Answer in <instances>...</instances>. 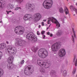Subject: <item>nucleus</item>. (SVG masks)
I'll list each match as a JSON object with an SVG mask.
<instances>
[{
    "mask_svg": "<svg viewBox=\"0 0 77 77\" xmlns=\"http://www.w3.org/2000/svg\"><path fill=\"white\" fill-rule=\"evenodd\" d=\"M5 3L3 1V0H0V9H2L4 7Z\"/></svg>",
    "mask_w": 77,
    "mask_h": 77,
    "instance_id": "obj_16",
    "label": "nucleus"
},
{
    "mask_svg": "<svg viewBox=\"0 0 77 77\" xmlns=\"http://www.w3.org/2000/svg\"><path fill=\"white\" fill-rule=\"evenodd\" d=\"M23 19L25 21L27 20H31L32 19V15L29 14H26L23 17Z\"/></svg>",
    "mask_w": 77,
    "mask_h": 77,
    "instance_id": "obj_14",
    "label": "nucleus"
},
{
    "mask_svg": "<svg viewBox=\"0 0 77 77\" xmlns=\"http://www.w3.org/2000/svg\"><path fill=\"white\" fill-rule=\"evenodd\" d=\"M43 38L44 39L45 38V35H43Z\"/></svg>",
    "mask_w": 77,
    "mask_h": 77,
    "instance_id": "obj_39",
    "label": "nucleus"
},
{
    "mask_svg": "<svg viewBox=\"0 0 77 77\" xmlns=\"http://www.w3.org/2000/svg\"><path fill=\"white\" fill-rule=\"evenodd\" d=\"M37 63L38 65H40V66H43L45 67V68H49L50 66V63L47 62H44L43 63H41V62L38 61Z\"/></svg>",
    "mask_w": 77,
    "mask_h": 77,
    "instance_id": "obj_11",
    "label": "nucleus"
},
{
    "mask_svg": "<svg viewBox=\"0 0 77 77\" xmlns=\"http://www.w3.org/2000/svg\"><path fill=\"white\" fill-rule=\"evenodd\" d=\"M61 47V43L60 42H57L53 44L51 47V49L53 51H56L59 50Z\"/></svg>",
    "mask_w": 77,
    "mask_h": 77,
    "instance_id": "obj_5",
    "label": "nucleus"
},
{
    "mask_svg": "<svg viewBox=\"0 0 77 77\" xmlns=\"http://www.w3.org/2000/svg\"><path fill=\"white\" fill-rule=\"evenodd\" d=\"M3 55V54L2 52H1L0 51V60L2 58V55Z\"/></svg>",
    "mask_w": 77,
    "mask_h": 77,
    "instance_id": "obj_34",
    "label": "nucleus"
},
{
    "mask_svg": "<svg viewBox=\"0 0 77 77\" xmlns=\"http://www.w3.org/2000/svg\"><path fill=\"white\" fill-rule=\"evenodd\" d=\"M5 52L7 55H9L11 53L13 54H15L17 53V50L14 47L12 48L11 46H10L6 50Z\"/></svg>",
    "mask_w": 77,
    "mask_h": 77,
    "instance_id": "obj_7",
    "label": "nucleus"
},
{
    "mask_svg": "<svg viewBox=\"0 0 77 77\" xmlns=\"http://www.w3.org/2000/svg\"><path fill=\"white\" fill-rule=\"evenodd\" d=\"M9 12H12V11H9Z\"/></svg>",
    "mask_w": 77,
    "mask_h": 77,
    "instance_id": "obj_47",
    "label": "nucleus"
},
{
    "mask_svg": "<svg viewBox=\"0 0 77 77\" xmlns=\"http://www.w3.org/2000/svg\"><path fill=\"white\" fill-rule=\"evenodd\" d=\"M66 54L65 50L64 49H60L58 52V55L60 57H63Z\"/></svg>",
    "mask_w": 77,
    "mask_h": 77,
    "instance_id": "obj_13",
    "label": "nucleus"
},
{
    "mask_svg": "<svg viewBox=\"0 0 77 77\" xmlns=\"http://www.w3.org/2000/svg\"><path fill=\"white\" fill-rule=\"evenodd\" d=\"M3 70L2 69H0V77H1L3 75Z\"/></svg>",
    "mask_w": 77,
    "mask_h": 77,
    "instance_id": "obj_27",
    "label": "nucleus"
},
{
    "mask_svg": "<svg viewBox=\"0 0 77 77\" xmlns=\"http://www.w3.org/2000/svg\"><path fill=\"white\" fill-rule=\"evenodd\" d=\"M48 28H49V27L48 28H47V30H48Z\"/></svg>",
    "mask_w": 77,
    "mask_h": 77,
    "instance_id": "obj_48",
    "label": "nucleus"
},
{
    "mask_svg": "<svg viewBox=\"0 0 77 77\" xmlns=\"http://www.w3.org/2000/svg\"><path fill=\"white\" fill-rule=\"evenodd\" d=\"M73 15H74V16H75V14H73Z\"/></svg>",
    "mask_w": 77,
    "mask_h": 77,
    "instance_id": "obj_51",
    "label": "nucleus"
},
{
    "mask_svg": "<svg viewBox=\"0 0 77 77\" xmlns=\"http://www.w3.org/2000/svg\"><path fill=\"white\" fill-rule=\"evenodd\" d=\"M39 56L42 58H45L48 55V51L45 49H41L38 51Z\"/></svg>",
    "mask_w": 77,
    "mask_h": 77,
    "instance_id": "obj_3",
    "label": "nucleus"
},
{
    "mask_svg": "<svg viewBox=\"0 0 77 77\" xmlns=\"http://www.w3.org/2000/svg\"><path fill=\"white\" fill-rule=\"evenodd\" d=\"M59 12H60V13L62 14L63 13V12H64V11H63V8H60L59 9Z\"/></svg>",
    "mask_w": 77,
    "mask_h": 77,
    "instance_id": "obj_29",
    "label": "nucleus"
},
{
    "mask_svg": "<svg viewBox=\"0 0 77 77\" xmlns=\"http://www.w3.org/2000/svg\"><path fill=\"white\" fill-rule=\"evenodd\" d=\"M76 71V69H73V73L74 74H75V71Z\"/></svg>",
    "mask_w": 77,
    "mask_h": 77,
    "instance_id": "obj_37",
    "label": "nucleus"
},
{
    "mask_svg": "<svg viewBox=\"0 0 77 77\" xmlns=\"http://www.w3.org/2000/svg\"><path fill=\"white\" fill-rule=\"evenodd\" d=\"M33 72V66L29 65L27 66L25 69L24 72L26 75H29L30 74V72Z\"/></svg>",
    "mask_w": 77,
    "mask_h": 77,
    "instance_id": "obj_8",
    "label": "nucleus"
},
{
    "mask_svg": "<svg viewBox=\"0 0 77 77\" xmlns=\"http://www.w3.org/2000/svg\"><path fill=\"white\" fill-rule=\"evenodd\" d=\"M75 59H76L75 61ZM73 62H75V65L76 66H77V58L76 59V56H75L73 59Z\"/></svg>",
    "mask_w": 77,
    "mask_h": 77,
    "instance_id": "obj_20",
    "label": "nucleus"
},
{
    "mask_svg": "<svg viewBox=\"0 0 77 77\" xmlns=\"http://www.w3.org/2000/svg\"><path fill=\"white\" fill-rule=\"evenodd\" d=\"M24 29V28L21 26H18L15 29L14 31L16 33H17L19 31Z\"/></svg>",
    "mask_w": 77,
    "mask_h": 77,
    "instance_id": "obj_15",
    "label": "nucleus"
},
{
    "mask_svg": "<svg viewBox=\"0 0 77 77\" xmlns=\"http://www.w3.org/2000/svg\"><path fill=\"white\" fill-rule=\"evenodd\" d=\"M24 60H22V61H21L20 63V65H21L20 66V67H21L22 65H23V64H24Z\"/></svg>",
    "mask_w": 77,
    "mask_h": 77,
    "instance_id": "obj_32",
    "label": "nucleus"
},
{
    "mask_svg": "<svg viewBox=\"0 0 77 77\" xmlns=\"http://www.w3.org/2000/svg\"><path fill=\"white\" fill-rule=\"evenodd\" d=\"M47 21V20H44L43 21Z\"/></svg>",
    "mask_w": 77,
    "mask_h": 77,
    "instance_id": "obj_44",
    "label": "nucleus"
},
{
    "mask_svg": "<svg viewBox=\"0 0 77 77\" xmlns=\"http://www.w3.org/2000/svg\"><path fill=\"white\" fill-rule=\"evenodd\" d=\"M19 9H21V8L20 7H16V8H15L14 10L15 11H17Z\"/></svg>",
    "mask_w": 77,
    "mask_h": 77,
    "instance_id": "obj_33",
    "label": "nucleus"
},
{
    "mask_svg": "<svg viewBox=\"0 0 77 77\" xmlns=\"http://www.w3.org/2000/svg\"><path fill=\"white\" fill-rule=\"evenodd\" d=\"M6 45L5 43L0 44V50L4 49L5 48H6Z\"/></svg>",
    "mask_w": 77,
    "mask_h": 77,
    "instance_id": "obj_17",
    "label": "nucleus"
},
{
    "mask_svg": "<svg viewBox=\"0 0 77 77\" xmlns=\"http://www.w3.org/2000/svg\"><path fill=\"white\" fill-rule=\"evenodd\" d=\"M16 2H17L18 4H21L23 2V0H14Z\"/></svg>",
    "mask_w": 77,
    "mask_h": 77,
    "instance_id": "obj_28",
    "label": "nucleus"
},
{
    "mask_svg": "<svg viewBox=\"0 0 77 77\" xmlns=\"http://www.w3.org/2000/svg\"><path fill=\"white\" fill-rule=\"evenodd\" d=\"M14 58L13 57L11 56L7 60V62L8 63L7 64V68L10 70L14 68V66L12 64L14 61Z\"/></svg>",
    "mask_w": 77,
    "mask_h": 77,
    "instance_id": "obj_4",
    "label": "nucleus"
},
{
    "mask_svg": "<svg viewBox=\"0 0 77 77\" xmlns=\"http://www.w3.org/2000/svg\"><path fill=\"white\" fill-rule=\"evenodd\" d=\"M50 36H51V37L53 36V34H50Z\"/></svg>",
    "mask_w": 77,
    "mask_h": 77,
    "instance_id": "obj_41",
    "label": "nucleus"
},
{
    "mask_svg": "<svg viewBox=\"0 0 77 77\" xmlns=\"http://www.w3.org/2000/svg\"><path fill=\"white\" fill-rule=\"evenodd\" d=\"M26 42L24 40H22L20 38H17L16 42L15 44V46H25Z\"/></svg>",
    "mask_w": 77,
    "mask_h": 77,
    "instance_id": "obj_9",
    "label": "nucleus"
},
{
    "mask_svg": "<svg viewBox=\"0 0 77 77\" xmlns=\"http://www.w3.org/2000/svg\"><path fill=\"white\" fill-rule=\"evenodd\" d=\"M45 33V31H43L41 32L42 35H43V34H44Z\"/></svg>",
    "mask_w": 77,
    "mask_h": 77,
    "instance_id": "obj_36",
    "label": "nucleus"
},
{
    "mask_svg": "<svg viewBox=\"0 0 77 77\" xmlns=\"http://www.w3.org/2000/svg\"><path fill=\"white\" fill-rule=\"evenodd\" d=\"M67 1H68V0H67Z\"/></svg>",
    "mask_w": 77,
    "mask_h": 77,
    "instance_id": "obj_52",
    "label": "nucleus"
},
{
    "mask_svg": "<svg viewBox=\"0 0 77 77\" xmlns=\"http://www.w3.org/2000/svg\"><path fill=\"white\" fill-rule=\"evenodd\" d=\"M42 25L43 26H44V22H42Z\"/></svg>",
    "mask_w": 77,
    "mask_h": 77,
    "instance_id": "obj_40",
    "label": "nucleus"
},
{
    "mask_svg": "<svg viewBox=\"0 0 77 77\" xmlns=\"http://www.w3.org/2000/svg\"><path fill=\"white\" fill-rule=\"evenodd\" d=\"M26 38L28 41H31L32 42L35 43L37 41V37L32 32L28 33L26 35Z\"/></svg>",
    "mask_w": 77,
    "mask_h": 77,
    "instance_id": "obj_1",
    "label": "nucleus"
},
{
    "mask_svg": "<svg viewBox=\"0 0 77 77\" xmlns=\"http://www.w3.org/2000/svg\"><path fill=\"white\" fill-rule=\"evenodd\" d=\"M0 23H2V21H1L0 22Z\"/></svg>",
    "mask_w": 77,
    "mask_h": 77,
    "instance_id": "obj_50",
    "label": "nucleus"
},
{
    "mask_svg": "<svg viewBox=\"0 0 77 77\" xmlns=\"http://www.w3.org/2000/svg\"><path fill=\"white\" fill-rule=\"evenodd\" d=\"M6 42H7V44H9V42H8V41H7Z\"/></svg>",
    "mask_w": 77,
    "mask_h": 77,
    "instance_id": "obj_45",
    "label": "nucleus"
},
{
    "mask_svg": "<svg viewBox=\"0 0 77 77\" xmlns=\"http://www.w3.org/2000/svg\"><path fill=\"white\" fill-rule=\"evenodd\" d=\"M6 12H7V14H9V11H6Z\"/></svg>",
    "mask_w": 77,
    "mask_h": 77,
    "instance_id": "obj_43",
    "label": "nucleus"
},
{
    "mask_svg": "<svg viewBox=\"0 0 77 77\" xmlns=\"http://www.w3.org/2000/svg\"><path fill=\"white\" fill-rule=\"evenodd\" d=\"M72 41L73 42H74V36L72 35Z\"/></svg>",
    "mask_w": 77,
    "mask_h": 77,
    "instance_id": "obj_35",
    "label": "nucleus"
},
{
    "mask_svg": "<svg viewBox=\"0 0 77 77\" xmlns=\"http://www.w3.org/2000/svg\"><path fill=\"white\" fill-rule=\"evenodd\" d=\"M64 12L66 14V15H67L69 13L68 12V9L66 7H64Z\"/></svg>",
    "mask_w": 77,
    "mask_h": 77,
    "instance_id": "obj_21",
    "label": "nucleus"
},
{
    "mask_svg": "<svg viewBox=\"0 0 77 77\" xmlns=\"http://www.w3.org/2000/svg\"><path fill=\"white\" fill-rule=\"evenodd\" d=\"M72 30L73 33V35L74 36V37H75H75H76V35H75V31H74V29L72 28Z\"/></svg>",
    "mask_w": 77,
    "mask_h": 77,
    "instance_id": "obj_31",
    "label": "nucleus"
},
{
    "mask_svg": "<svg viewBox=\"0 0 77 77\" xmlns=\"http://www.w3.org/2000/svg\"><path fill=\"white\" fill-rule=\"evenodd\" d=\"M47 34H48V35H50V32H48Z\"/></svg>",
    "mask_w": 77,
    "mask_h": 77,
    "instance_id": "obj_42",
    "label": "nucleus"
},
{
    "mask_svg": "<svg viewBox=\"0 0 77 77\" xmlns=\"http://www.w3.org/2000/svg\"><path fill=\"white\" fill-rule=\"evenodd\" d=\"M12 13L14 14V12H13Z\"/></svg>",
    "mask_w": 77,
    "mask_h": 77,
    "instance_id": "obj_53",
    "label": "nucleus"
},
{
    "mask_svg": "<svg viewBox=\"0 0 77 77\" xmlns=\"http://www.w3.org/2000/svg\"><path fill=\"white\" fill-rule=\"evenodd\" d=\"M51 74L52 75H56V72L54 70H52L51 72Z\"/></svg>",
    "mask_w": 77,
    "mask_h": 77,
    "instance_id": "obj_25",
    "label": "nucleus"
},
{
    "mask_svg": "<svg viewBox=\"0 0 77 77\" xmlns=\"http://www.w3.org/2000/svg\"><path fill=\"white\" fill-rule=\"evenodd\" d=\"M63 33V32H62V31L60 30H58V32L57 33V36H61V35H62Z\"/></svg>",
    "mask_w": 77,
    "mask_h": 77,
    "instance_id": "obj_19",
    "label": "nucleus"
},
{
    "mask_svg": "<svg viewBox=\"0 0 77 77\" xmlns=\"http://www.w3.org/2000/svg\"><path fill=\"white\" fill-rule=\"evenodd\" d=\"M25 8L26 9L29 10L30 12H33L35 9V6L34 5H32L29 3H27L26 4Z\"/></svg>",
    "mask_w": 77,
    "mask_h": 77,
    "instance_id": "obj_10",
    "label": "nucleus"
},
{
    "mask_svg": "<svg viewBox=\"0 0 77 77\" xmlns=\"http://www.w3.org/2000/svg\"><path fill=\"white\" fill-rule=\"evenodd\" d=\"M14 6L13 4H9L8 5V8L11 9H12L14 8Z\"/></svg>",
    "mask_w": 77,
    "mask_h": 77,
    "instance_id": "obj_26",
    "label": "nucleus"
},
{
    "mask_svg": "<svg viewBox=\"0 0 77 77\" xmlns=\"http://www.w3.org/2000/svg\"><path fill=\"white\" fill-rule=\"evenodd\" d=\"M40 71L42 73L45 72V70L44 68H40Z\"/></svg>",
    "mask_w": 77,
    "mask_h": 77,
    "instance_id": "obj_23",
    "label": "nucleus"
},
{
    "mask_svg": "<svg viewBox=\"0 0 77 77\" xmlns=\"http://www.w3.org/2000/svg\"><path fill=\"white\" fill-rule=\"evenodd\" d=\"M53 3L52 0H45L43 3V5L45 8L48 9L51 8Z\"/></svg>",
    "mask_w": 77,
    "mask_h": 77,
    "instance_id": "obj_2",
    "label": "nucleus"
},
{
    "mask_svg": "<svg viewBox=\"0 0 77 77\" xmlns=\"http://www.w3.org/2000/svg\"><path fill=\"white\" fill-rule=\"evenodd\" d=\"M40 27H41V25H39L38 26V28H40Z\"/></svg>",
    "mask_w": 77,
    "mask_h": 77,
    "instance_id": "obj_46",
    "label": "nucleus"
},
{
    "mask_svg": "<svg viewBox=\"0 0 77 77\" xmlns=\"http://www.w3.org/2000/svg\"><path fill=\"white\" fill-rule=\"evenodd\" d=\"M24 31V29H22L20 31H19V32L18 33H19V35H23V32Z\"/></svg>",
    "mask_w": 77,
    "mask_h": 77,
    "instance_id": "obj_22",
    "label": "nucleus"
},
{
    "mask_svg": "<svg viewBox=\"0 0 77 77\" xmlns=\"http://www.w3.org/2000/svg\"><path fill=\"white\" fill-rule=\"evenodd\" d=\"M70 8L72 11H75V13L77 14V9L75 8L74 6L71 5L70 6Z\"/></svg>",
    "mask_w": 77,
    "mask_h": 77,
    "instance_id": "obj_18",
    "label": "nucleus"
},
{
    "mask_svg": "<svg viewBox=\"0 0 77 77\" xmlns=\"http://www.w3.org/2000/svg\"><path fill=\"white\" fill-rule=\"evenodd\" d=\"M41 18V15L39 13H37L34 14V20L35 23L39 21Z\"/></svg>",
    "mask_w": 77,
    "mask_h": 77,
    "instance_id": "obj_12",
    "label": "nucleus"
},
{
    "mask_svg": "<svg viewBox=\"0 0 77 77\" xmlns=\"http://www.w3.org/2000/svg\"><path fill=\"white\" fill-rule=\"evenodd\" d=\"M63 76H64V77H65L66 75V71L65 70H64L63 72Z\"/></svg>",
    "mask_w": 77,
    "mask_h": 77,
    "instance_id": "obj_30",
    "label": "nucleus"
},
{
    "mask_svg": "<svg viewBox=\"0 0 77 77\" xmlns=\"http://www.w3.org/2000/svg\"><path fill=\"white\" fill-rule=\"evenodd\" d=\"M48 24H50V21H51L52 23L56 24V27H57V28L60 27V23H59V22H58L57 20L55 18L53 17H50L48 18Z\"/></svg>",
    "mask_w": 77,
    "mask_h": 77,
    "instance_id": "obj_6",
    "label": "nucleus"
},
{
    "mask_svg": "<svg viewBox=\"0 0 77 77\" xmlns=\"http://www.w3.org/2000/svg\"><path fill=\"white\" fill-rule=\"evenodd\" d=\"M37 34L38 35H41V33L39 32L38 31H37Z\"/></svg>",
    "mask_w": 77,
    "mask_h": 77,
    "instance_id": "obj_38",
    "label": "nucleus"
},
{
    "mask_svg": "<svg viewBox=\"0 0 77 77\" xmlns=\"http://www.w3.org/2000/svg\"><path fill=\"white\" fill-rule=\"evenodd\" d=\"M37 49V48H35L34 47H33L32 48V50L33 52H36Z\"/></svg>",
    "mask_w": 77,
    "mask_h": 77,
    "instance_id": "obj_24",
    "label": "nucleus"
},
{
    "mask_svg": "<svg viewBox=\"0 0 77 77\" xmlns=\"http://www.w3.org/2000/svg\"><path fill=\"white\" fill-rule=\"evenodd\" d=\"M50 26H51V24L49 26V27H50Z\"/></svg>",
    "mask_w": 77,
    "mask_h": 77,
    "instance_id": "obj_49",
    "label": "nucleus"
}]
</instances>
